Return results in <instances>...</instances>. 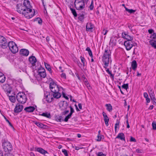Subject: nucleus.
Listing matches in <instances>:
<instances>
[{
  "instance_id": "f257e3e1",
  "label": "nucleus",
  "mask_w": 156,
  "mask_h": 156,
  "mask_svg": "<svg viewBox=\"0 0 156 156\" xmlns=\"http://www.w3.org/2000/svg\"><path fill=\"white\" fill-rule=\"evenodd\" d=\"M16 8L17 12L20 14H22L27 19H29L34 16L35 11L33 9L32 13L29 12V11L22 4H18L16 5Z\"/></svg>"
},
{
  "instance_id": "f03ea898",
  "label": "nucleus",
  "mask_w": 156,
  "mask_h": 156,
  "mask_svg": "<svg viewBox=\"0 0 156 156\" xmlns=\"http://www.w3.org/2000/svg\"><path fill=\"white\" fill-rule=\"evenodd\" d=\"M2 146L5 152H10L12 150V147L11 143L6 138L2 139L1 140Z\"/></svg>"
},
{
  "instance_id": "7ed1b4c3",
  "label": "nucleus",
  "mask_w": 156,
  "mask_h": 156,
  "mask_svg": "<svg viewBox=\"0 0 156 156\" xmlns=\"http://www.w3.org/2000/svg\"><path fill=\"white\" fill-rule=\"evenodd\" d=\"M111 52L110 50H105L102 57V62L104 67L106 69L109 63V58Z\"/></svg>"
},
{
  "instance_id": "20e7f679",
  "label": "nucleus",
  "mask_w": 156,
  "mask_h": 156,
  "mask_svg": "<svg viewBox=\"0 0 156 156\" xmlns=\"http://www.w3.org/2000/svg\"><path fill=\"white\" fill-rule=\"evenodd\" d=\"M68 106V102L66 101H61L59 103V106L62 111L65 110L62 112V115H66L69 112V110H66Z\"/></svg>"
},
{
  "instance_id": "39448f33",
  "label": "nucleus",
  "mask_w": 156,
  "mask_h": 156,
  "mask_svg": "<svg viewBox=\"0 0 156 156\" xmlns=\"http://www.w3.org/2000/svg\"><path fill=\"white\" fill-rule=\"evenodd\" d=\"M16 98L19 103L22 104L25 103L27 100L26 95L23 92L18 93L16 95Z\"/></svg>"
},
{
  "instance_id": "423d86ee",
  "label": "nucleus",
  "mask_w": 156,
  "mask_h": 156,
  "mask_svg": "<svg viewBox=\"0 0 156 156\" xmlns=\"http://www.w3.org/2000/svg\"><path fill=\"white\" fill-rule=\"evenodd\" d=\"M76 9L78 10H81L85 7V3L83 0H75L74 2Z\"/></svg>"
},
{
  "instance_id": "0eeeda50",
  "label": "nucleus",
  "mask_w": 156,
  "mask_h": 156,
  "mask_svg": "<svg viewBox=\"0 0 156 156\" xmlns=\"http://www.w3.org/2000/svg\"><path fill=\"white\" fill-rule=\"evenodd\" d=\"M8 46L9 47L10 50L13 53H16L18 51L17 45L14 41H10L9 42Z\"/></svg>"
},
{
  "instance_id": "6e6552de",
  "label": "nucleus",
  "mask_w": 156,
  "mask_h": 156,
  "mask_svg": "<svg viewBox=\"0 0 156 156\" xmlns=\"http://www.w3.org/2000/svg\"><path fill=\"white\" fill-rule=\"evenodd\" d=\"M49 87L51 93H53L58 90H59L58 85L55 83L53 80L50 83Z\"/></svg>"
},
{
  "instance_id": "1a4fd4ad",
  "label": "nucleus",
  "mask_w": 156,
  "mask_h": 156,
  "mask_svg": "<svg viewBox=\"0 0 156 156\" xmlns=\"http://www.w3.org/2000/svg\"><path fill=\"white\" fill-rule=\"evenodd\" d=\"M8 43L6 39L3 36H0V46L3 48L5 49L8 47Z\"/></svg>"
},
{
  "instance_id": "9d476101",
  "label": "nucleus",
  "mask_w": 156,
  "mask_h": 156,
  "mask_svg": "<svg viewBox=\"0 0 156 156\" xmlns=\"http://www.w3.org/2000/svg\"><path fill=\"white\" fill-rule=\"evenodd\" d=\"M23 5L25 8L28 9L29 12H30L32 13L33 11L32 9V6L30 5V2L28 0H24L23 1Z\"/></svg>"
},
{
  "instance_id": "9b49d317",
  "label": "nucleus",
  "mask_w": 156,
  "mask_h": 156,
  "mask_svg": "<svg viewBox=\"0 0 156 156\" xmlns=\"http://www.w3.org/2000/svg\"><path fill=\"white\" fill-rule=\"evenodd\" d=\"M23 109V105L17 103L14 109V112L16 113H19L22 111Z\"/></svg>"
},
{
  "instance_id": "f8f14e48",
  "label": "nucleus",
  "mask_w": 156,
  "mask_h": 156,
  "mask_svg": "<svg viewBox=\"0 0 156 156\" xmlns=\"http://www.w3.org/2000/svg\"><path fill=\"white\" fill-rule=\"evenodd\" d=\"M132 41H126L124 42V45L125 46L126 50L128 51L130 50L133 47V42Z\"/></svg>"
},
{
  "instance_id": "ddd939ff",
  "label": "nucleus",
  "mask_w": 156,
  "mask_h": 156,
  "mask_svg": "<svg viewBox=\"0 0 156 156\" xmlns=\"http://www.w3.org/2000/svg\"><path fill=\"white\" fill-rule=\"evenodd\" d=\"M69 108H70V113L65 117L64 119V121L66 122L68 121L69 119L71 117L73 113L74 112V109L71 106H69Z\"/></svg>"
},
{
  "instance_id": "4468645a",
  "label": "nucleus",
  "mask_w": 156,
  "mask_h": 156,
  "mask_svg": "<svg viewBox=\"0 0 156 156\" xmlns=\"http://www.w3.org/2000/svg\"><path fill=\"white\" fill-rule=\"evenodd\" d=\"M122 37L124 39L127 40V41L130 40H133V37L129 35L126 32H124L122 33Z\"/></svg>"
},
{
  "instance_id": "2eb2a0df",
  "label": "nucleus",
  "mask_w": 156,
  "mask_h": 156,
  "mask_svg": "<svg viewBox=\"0 0 156 156\" xmlns=\"http://www.w3.org/2000/svg\"><path fill=\"white\" fill-rule=\"evenodd\" d=\"M29 60L30 62L32 64L33 66H34L35 63L37 62L36 58L34 56H32L29 57Z\"/></svg>"
},
{
  "instance_id": "dca6fc26",
  "label": "nucleus",
  "mask_w": 156,
  "mask_h": 156,
  "mask_svg": "<svg viewBox=\"0 0 156 156\" xmlns=\"http://www.w3.org/2000/svg\"><path fill=\"white\" fill-rule=\"evenodd\" d=\"M20 54L23 56H27L29 53V51L26 49H22L20 51Z\"/></svg>"
},
{
  "instance_id": "f3484780",
  "label": "nucleus",
  "mask_w": 156,
  "mask_h": 156,
  "mask_svg": "<svg viewBox=\"0 0 156 156\" xmlns=\"http://www.w3.org/2000/svg\"><path fill=\"white\" fill-rule=\"evenodd\" d=\"M3 88L7 93L10 94L12 91V88L9 84H5L3 86Z\"/></svg>"
},
{
  "instance_id": "a211bd4d",
  "label": "nucleus",
  "mask_w": 156,
  "mask_h": 156,
  "mask_svg": "<svg viewBox=\"0 0 156 156\" xmlns=\"http://www.w3.org/2000/svg\"><path fill=\"white\" fill-rule=\"evenodd\" d=\"M35 108L34 106H30L26 107L24 110L26 112H32L35 110Z\"/></svg>"
},
{
  "instance_id": "6ab92c4d",
  "label": "nucleus",
  "mask_w": 156,
  "mask_h": 156,
  "mask_svg": "<svg viewBox=\"0 0 156 156\" xmlns=\"http://www.w3.org/2000/svg\"><path fill=\"white\" fill-rule=\"evenodd\" d=\"M102 114L104 118V120L105 124L106 126H108V122L109 121V119L106 113L104 112H103Z\"/></svg>"
},
{
  "instance_id": "aec40b11",
  "label": "nucleus",
  "mask_w": 156,
  "mask_h": 156,
  "mask_svg": "<svg viewBox=\"0 0 156 156\" xmlns=\"http://www.w3.org/2000/svg\"><path fill=\"white\" fill-rule=\"evenodd\" d=\"M53 95H51V92H49L48 94L46 96L47 101L48 102H51L53 100Z\"/></svg>"
},
{
  "instance_id": "412c9836",
  "label": "nucleus",
  "mask_w": 156,
  "mask_h": 156,
  "mask_svg": "<svg viewBox=\"0 0 156 156\" xmlns=\"http://www.w3.org/2000/svg\"><path fill=\"white\" fill-rule=\"evenodd\" d=\"M36 151H38L41 154L44 155H45V154H48V153L47 151L45 150L41 147H37L36 148Z\"/></svg>"
},
{
  "instance_id": "4be33fe9",
  "label": "nucleus",
  "mask_w": 156,
  "mask_h": 156,
  "mask_svg": "<svg viewBox=\"0 0 156 156\" xmlns=\"http://www.w3.org/2000/svg\"><path fill=\"white\" fill-rule=\"evenodd\" d=\"M51 95H53V98L57 99L59 98L61 96V94L59 92V90H58L53 93H51Z\"/></svg>"
},
{
  "instance_id": "5701e85b",
  "label": "nucleus",
  "mask_w": 156,
  "mask_h": 156,
  "mask_svg": "<svg viewBox=\"0 0 156 156\" xmlns=\"http://www.w3.org/2000/svg\"><path fill=\"white\" fill-rule=\"evenodd\" d=\"M93 25L90 23H87L86 26V30L87 31H92Z\"/></svg>"
},
{
  "instance_id": "b1692460",
  "label": "nucleus",
  "mask_w": 156,
  "mask_h": 156,
  "mask_svg": "<svg viewBox=\"0 0 156 156\" xmlns=\"http://www.w3.org/2000/svg\"><path fill=\"white\" fill-rule=\"evenodd\" d=\"M35 124L38 127L43 128L44 129H46L47 128L48 126L46 125L43 124V123L40 122H37L35 123Z\"/></svg>"
},
{
  "instance_id": "393cba45",
  "label": "nucleus",
  "mask_w": 156,
  "mask_h": 156,
  "mask_svg": "<svg viewBox=\"0 0 156 156\" xmlns=\"http://www.w3.org/2000/svg\"><path fill=\"white\" fill-rule=\"evenodd\" d=\"M116 138L119 139L121 140L125 141V135L123 133H119L116 137Z\"/></svg>"
},
{
  "instance_id": "a878e982",
  "label": "nucleus",
  "mask_w": 156,
  "mask_h": 156,
  "mask_svg": "<svg viewBox=\"0 0 156 156\" xmlns=\"http://www.w3.org/2000/svg\"><path fill=\"white\" fill-rule=\"evenodd\" d=\"M39 115L45 117L49 119H51V116L50 113L46 112L43 113L42 114H39Z\"/></svg>"
},
{
  "instance_id": "bb28decb",
  "label": "nucleus",
  "mask_w": 156,
  "mask_h": 156,
  "mask_svg": "<svg viewBox=\"0 0 156 156\" xmlns=\"http://www.w3.org/2000/svg\"><path fill=\"white\" fill-rule=\"evenodd\" d=\"M149 42L152 47L156 49V40H150Z\"/></svg>"
},
{
  "instance_id": "cd10ccee",
  "label": "nucleus",
  "mask_w": 156,
  "mask_h": 156,
  "mask_svg": "<svg viewBox=\"0 0 156 156\" xmlns=\"http://www.w3.org/2000/svg\"><path fill=\"white\" fill-rule=\"evenodd\" d=\"M131 67L133 70H135L136 69L137 67V64L136 60H134L132 62Z\"/></svg>"
},
{
  "instance_id": "c85d7f7f",
  "label": "nucleus",
  "mask_w": 156,
  "mask_h": 156,
  "mask_svg": "<svg viewBox=\"0 0 156 156\" xmlns=\"http://www.w3.org/2000/svg\"><path fill=\"white\" fill-rule=\"evenodd\" d=\"M44 64L46 69L51 74L52 73L50 65L45 62H44Z\"/></svg>"
},
{
  "instance_id": "c756f323",
  "label": "nucleus",
  "mask_w": 156,
  "mask_h": 156,
  "mask_svg": "<svg viewBox=\"0 0 156 156\" xmlns=\"http://www.w3.org/2000/svg\"><path fill=\"white\" fill-rule=\"evenodd\" d=\"M62 117L61 115H56L55 117L56 120L58 122H61L62 121H64L62 119Z\"/></svg>"
},
{
  "instance_id": "7c9ffc66",
  "label": "nucleus",
  "mask_w": 156,
  "mask_h": 156,
  "mask_svg": "<svg viewBox=\"0 0 156 156\" xmlns=\"http://www.w3.org/2000/svg\"><path fill=\"white\" fill-rule=\"evenodd\" d=\"M82 78L83 79V80L85 83V84L87 86V87L88 86L90 87L88 82V81L87 78H86L85 76L83 75L82 76Z\"/></svg>"
},
{
  "instance_id": "2f4dec72",
  "label": "nucleus",
  "mask_w": 156,
  "mask_h": 156,
  "mask_svg": "<svg viewBox=\"0 0 156 156\" xmlns=\"http://www.w3.org/2000/svg\"><path fill=\"white\" fill-rule=\"evenodd\" d=\"M38 74L41 77L44 78L46 76V72L41 73V72H38Z\"/></svg>"
},
{
  "instance_id": "473e14b6",
  "label": "nucleus",
  "mask_w": 156,
  "mask_h": 156,
  "mask_svg": "<svg viewBox=\"0 0 156 156\" xmlns=\"http://www.w3.org/2000/svg\"><path fill=\"white\" fill-rule=\"evenodd\" d=\"M105 106L107 107V109L108 111L110 112L112 111V106L110 104H106L105 105Z\"/></svg>"
},
{
  "instance_id": "72a5a7b5",
  "label": "nucleus",
  "mask_w": 156,
  "mask_h": 156,
  "mask_svg": "<svg viewBox=\"0 0 156 156\" xmlns=\"http://www.w3.org/2000/svg\"><path fill=\"white\" fill-rule=\"evenodd\" d=\"M86 50L88 52V54L91 57V58H92L93 57L92 53L90 48L89 47H87L86 49Z\"/></svg>"
},
{
  "instance_id": "f704fd0d",
  "label": "nucleus",
  "mask_w": 156,
  "mask_h": 156,
  "mask_svg": "<svg viewBox=\"0 0 156 156\" xmlns=\"http://www.w3.org/2000/svg\"><path fill=\"white\" fill-rule=\"evenodd\" d=\"M37 21L38 23L41 25L42 24V19L39 17H37L34 20V21L35 22V21Z\"/></svg>"
},
{
  "instance_id": "c9c22d12",
  "label": "nucleus",
  "mask_w": 156,
  "mask_h": 156,
  "mask_svg": "<svg viewBox=\"0 0 156 156\" xmlns=\"http://www.w3.org/2000/svg\"><path fill=\"white\" fill-rule=\"evenodd\" d=\"M8 96H9V100L12 103H14L15 102L16 99L14 96L12 95L9 96V95H8Z\"/></svg>"
},
{
  "instance_id": "e433bc0d",
  "label": "nucleus",
  "mask_w": 156,
  "mask_h": 156,
  "mask_svg": "<svg viewBox=\"0 0 156 156\" xmlns=\"http://www.w3.org/2000/svg\"><path fill=\"white\" fill-rule=\"evenodd\" d=\"M70 9L74 16L75 17H77V15L75 9L71 8H70Z\"/></svg>"
},
{
  "instance_id": "4c0bfd02",
  "label": "nucleus",
  "mask_w": 156,
  "mask_h": 156,
  "mask_svg": "<svg viewBox=\"0 0 156 156\" xmlns=\"http://www.w3.org/2000/svg\"><path fill=\"white\" fill-rule=\"evenodd\" d=\"M116 39L115 37H112L110 41V43H112L113 44H115L116 43Z\"/></svg>"
},
{
  "instance_id": "58836bf2",
  "label": "nucleus",
  "mask_w": 156,
  "mask_h": 156,
  "mask_svg": "<svg viewBox=\"0 0 156 156\" xmlns=\"http://www.w3.org/2000/svg\"><path fill=\"white\" fill-rule=\"evenodd\" d=\"M5 121L9 124V125L12 128H14L13 126L9 121L7 119L5 116L2 115Z\"/></svg>"
},
{
  "instance_id": "ea45409f",
  "label": "nucleus",
  "mask_w": 156,
  "mask_h": 156,
  "mask_svg": "<svg viewBox=\"0 0 156 156\" xmlns=\"http://www.w3.org/2000/svg\"><path fill=\"white\" fill-rule=\"evenodd\" d=\"M124 7L126 9V10L128 12H129V13H134V12H135V10H134L132 9H129L125 6H124Z\"/></svg>"
},
{
  "instance_id": "a19ab883",
  "label": "nucleus",
  "mask_w": 156,
  "mask_h": 156,
  "mask_svg": "<svg viewBox=\"0 0 156 156\" xmlns=\"http://www.w3.org/2000/svg\"><path fill=\"white\" fill-rule=\"evenodd\" d=\"M104 136L101 134H98V141H102L104 139Z\"/></svg>"
},
{
  "instance_id": "79ce46f5",
  "label": "nucleus",
  "mask_w": 156,
  "mask_h": 156,
  "mask_svg": "<svg viewBox=\"0 0 156 156\" xmlns=\"http://www.w3.org/2000/svg\"><path fill=\"white\" fill-rule=\"evenodd\" d=\"M78 19L80 21H83L84 19V15L83 14H79Z\"/></svg>"
},
{
  "instance_id": "37998d69",
  "label": "nucleus",
  "mask_w": 156,
  "mask_h": 156,
  "mask_svg": "<svg viewBox=\"0 0 156 156\" xmlns=\"http://www.w3.org/2000/svg\"><path fill=\"white\" fill-rule=\"evenodd\" d=\"M122 88L127 90L129 88L128 84V83L124 84L122 86Z\"/></svg>"
},
{
  "instance_id": "c03bdc74",
  "label": "nucleus",
  "mask_w": 156,
  "mask_h": 156,
  "mask_svg": "<svg viewBox=\"0 0 156 156\" xmlns=\"http://www.w3.org/2000/svg\"><path fill=\"white\" fill-rule=\"evenodd\" d=\"M5 76H3L0 77V82L1 83H3L5 82Z\"/></svg>"
},
{
  "instance_id": "a18cd8bd",
  "label": "nucleus",
  "mask_w": 156,
  "mask_h": 156,
  "mask_svg": "<svg viewBox=\"0 0 156 156\" xmlns=\"http://www.w3.org/2000/svg\"><path fill=\"white\" fill-rule=\"evenodd\" d=\"M119 123H120L119 121V120H118V119H117L116 120V122L115 124V131L116 130V129L117 127V126H119Z\"/></svg>"
},
{
  "instance_id": "49530a36",
  "label": "nucleus",
  "mask_w": 156,
  "mask_h": 156,
  "mask_svg": "<svg viewBox=\"0 0 156 156\" xmlns=\"http://www.w3.org/2000/svg\"><path fill=\"white\" fill-rule=\"evenodd\" d=\"M150 38L152 39L151 40H155L156 39V34L153 33V34L151 36Z\"/></svg>"
},
{
  "instance_id": "de8ad7c7",
  "label": "nucleus",
  "mask_w": 156,
  "mask_h": 156,
  "mask_svg": "<svg viewBox=\"0 0 156 156\" xmlns=\"http://www.w3.org/2000/svg\"><path fill=\"white\" fill-rule=\"evenodd\" d=\"M41 72V73H43L45 72V69L42 67H40L39 69H38V72Z\"/></svg>"
},
{
  "instance_id": "09e8293b",
  "label": "nucleus",
  "mask_w": 156,
  "mask_h": 156,
  "mask_svg": "<svg viewBox=\"0 0 156 156\" xmlns=\"http://www.w3.org/2000/svg\"><path fill=\"white\" fill-rule=\"evenodd\" d=\"M62 152L63 153L65 156H68L67 151L65 149H63L62 150Z\"/></svg>"
},
{
  "instance_id": "8fccbe9b",
  "label": "nucleus",
  "mask_w": 156,
  "mask_h": 156,
  "mask_svg": "<svg viewBox=\"0 0 156 156\" xmlns=\"http://www.w3.org/2000/svg\"><path fill=\"white\" fill-rule=\"evenodd\" d=\"M152 126L153 129L154 130H156V122H153L152 123Z\"/></svg>"
},
{
  "instance_id": "3c124183",
  "label": "nucleus",
  "mask_w": 156,
  "mask_h": 156,
  "mask_svg": "<svg viewBox=\"0 0 156 156\" xmlns=\"http://www.w3.org/2000/svg\"><path fill=\"white\" fill-rule=\"evenodd\" d=\"M65 1L71 5H73V0H65Z\"/></svg>"
},
{
  "instance_id": "603ef678",
  "label": "nucleus",
  "mask_w": 156,
  "mask_h": 156,
  "mask_svg": "<svg viewBox=\"0 0 156 156\" xmlns=\"http://www.w3.org/2000/svg\"><path fill=\"white\" fill-rule=\"evenodd\" d=\"M80 58H81V61L82 63H83V66H84V64H85V63H84L85 58H84L82 57V56L80 57Z\"/></svg>"
},
{
  "instance_id": "864d4df0",
  "label": "nucleus",
  "mask_w": 156,
  "mask_h": 156,
  "mask_svg": "<svg viewBox=\"0 0 156 156\" xmlns=\"http://www.w3.org/2000/svg\"><path fill=\"white\" fill-rule=\"evenodd\" d=\"M151 99V101L153 102V104L156 105V99L155 97H154Z\"/></svg>"
},
{
  "instance_id": "5fc2aeb1",
  "label": "nucleus",
  "mask_w": 156,
  "mask_h": 156,
  "mask_svg": "<svg viewBox=\"0 0 156 156\" xmlns=\"http://www.w3.org/2000/svg\"><path fill=\"white\" fill-rule=\"evenodd\" d=\"M106 154H104L102 152H98V156H106Z\"/></svg>"
},
{
  "instance_id": "6e6d98bb",
  "label": "nucleus",
  "mask_w": 156,
  "mask_h": 156,
  "mask_svg": "<svg viewBox=\"0 0 156 156\" xmlns=\"http://www.w3.org/2000/svg\"><path fill=\"white\" fill-rule=\"evenodd\" d=\"M62 96L63 97L65 98L67 100L69 99L68 97L65 94L64 92H62Z\"/></svg>"
},
{
  "instance_id": "4d7b16f0",
  "label": "nucleus",
  "mask_w": 156,
  "mask_h": 156,
  "mask_svg": "<svg viewBox=\"0 0 156 156\" xmlns=\"http://www.w3.org/2000/svg\"><path fill=\"white\" fill-rule=\"evenodd\" d=\"M128 28L129 29L131 30V31H133V29L132 28V27H133V26L131 25V24H128Z\"/></svg>"
},
{
  "instance_id": "13d9d810",
  "label": "nucleus",
  "mask_w": 156,
  "mask_h": 156,
  "mask_svg": "<svg viewBox=\"0 0 156 156\" xmlns=\"http://www.w3.org/2000/svg\"><path fill=\"white\" fill-rule=\"evenodd\" d=\"M108 30L105 29H103L102 31V33L104 35H105L106 34L107 32H108Z\"/></svg>"
},
{
  "instance_id": "bf43d9fd",
  "label": "nucleus",
  "mask_w": 156,
  "mask_h": 156,
  "mask_svg": "<svg viewBox=\"0 0 156 156\" xmlns=\"http://www.w3.org/2000/svg\"><path fill=\"white\" fill-rule=\"evenodd\" d=\"M149 96L151 98L154 97V92L151 93H149Z\"/></svg>"
},
{
  "instance_id": "052dcab7",
  "label": "nucleus",
  "mask_w": 156,
  "mask_h": 156,
  "mask_svg": "<svg viewBox=\"0 0 156 156\" xmlns=\"http://www.w3.org/2000/svg\"><path fill=\"white\" fill-rule=\"evenodd\" d=\"M130 141L131 142H136V140L135 138L132 136L130 137Z\"/></svg>"
},
{
  "instance_id": "680f3d73",
  "label": "nucleus",
  "mask_w": 156,
  "mask_h": 156,
  "mask_svg": "<svg viewBox=\"0 0 156 156\" xmlns=\"http://www.w3.org/2000/svg\"><path fill=\"white\" fill-rule=\"evenodd\" d=\"M61 77L62 78H64V79L66 78V76L65 73H62L61 75Z\"/></svg>"
},
{
  "instance_id": "e2e57ef3",
  "label": "nucleus",
  "mask_w": 156,
  "mask_h": 156,
  "mask_svg": "<svg viewBox=\"0 0 156 156\" xmlns=\"http://www.w3.org/2000/svg\"><path fill=\"white\" fill-rule=\"evenodd\" d=\"M142 150L140 149H137L136 150V151L138 153H142Z\"/></svg>"
},
{
  "instance_id": "0e129e2a",
  "label": "nucleus",
  "mask_w": 156,
  "mask_h": 156,
  "mask_svg": "<svg viewBox=\"0 0 156 156\" xmlns=\"http://www.w3.org/2000/svg\"><path fill=\"white\" fill-rule=\"evenodd\" d=\"M92 3H93V2L92 1L90 6H89V8L90 10H93L94 8V6L93 5Z\"/></svg>"
},
{
  "instance_id": "69168bd1",
  "label": "nucleus",
  "mask_w": 156,
  "mask_h": 156,
  "mask_svg": "<svg viewBox=\"0 0 156 156\" xmlns=\"http://www.w3.org/2000/svg\"><path fill=\"white\" fill-rule=\"evenodd\" d=\"M3 156H13L12 155L10 152H8L7 153L5 154Z\"/></svg>"
},
{
  "instance_id": "338daca9",
  "label": "nucleus",
  "mask_w": 156,
  "mask_h": 156,
  "mask_svg": "<svg viewBox=\"0 0 156 156\" xmlns=\"http://www.w3.org/2000/svg\"><path fill=\"white\" fill-rule=\"evenodd\" d=\"M148 32L149 34H151L153 33H154V30L152 29H149L148 30Z\"/></svg>"
},
{
  "instance_id": "774afa93",
  "label": "nucleus",
  "mask_w": 156,
  "mask_h": 156,
  "mask_svg": "<svg viewBox=\"0 0 156 156\" xmlns=\"http://www.w3.org/2000/svg\"><path fill=\"white\" fill-rule=\"evenodd\" d=\"M144 96L145 98H148V96L146 92L144 93Z\"/></svg>"
}]
</instances>
